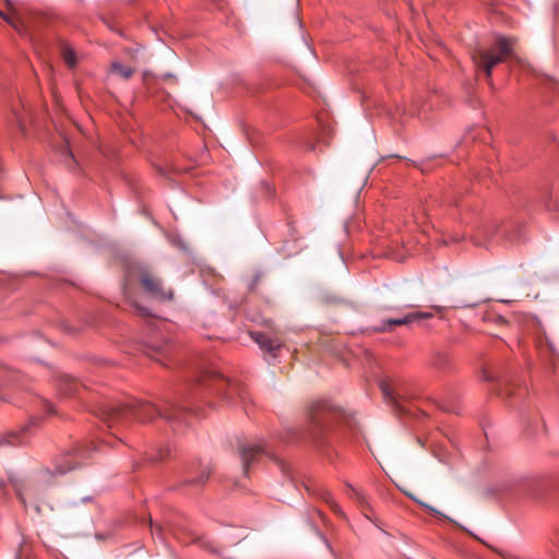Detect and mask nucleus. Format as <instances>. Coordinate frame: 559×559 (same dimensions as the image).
Here are the masks:
<instances>
[{
    "label": "nucleus",
    "mask_w": 559,
    "mask_h": 559,
    "mask_svg": "<svg viewBox=\"0 0 559 559\" xmlns=\"http://www.w3.org/2000/svg\"><path fill=\"white\" fill-rule=\"evenodd\" d=\"M186 409L174 402H166L163 407H155L151 403L128 399L123 402L108 403L102 409V418L108 425H126L132 420L150 421L159 416L167 421H177L186 416Z\"/></svg>",
    "instance_id": "nucleus-1"
},
{
    "label": "nucleus",
    "mask_w": 559,
    "mask_h": 559,
    "mask_svg": "<svg viewBox=\"0 0 559 559\" xmlns=\"http://www.w3.org/2000/svg\"><path fill=\"white\" fill-rule=\"evenodd\" d=\"M309 438L317 447L324 444V436L332 431L335 425H344L352 433L356 432L355 418L326 402H314L309 408Z\"/></svg>",
    "instance_id": "nucleus-2"
},
{
    "label": "nucleus",
    "mask_w": 559,
    "mask_h": 559,
    "mask_svg": "<svg viewBox=\"0 0 559 559\" xmlns=\"http://www.w3.org/2000/svg\"><path fill=\"white\" fill-rule=\"evenodd\" d=\"M513 39L498 36L491 45H478L471 57L477 73H484L492 83V69L513 55Z\"/></svg>",
    "instance_id": "nucleus-3"
},
{
    "label": "nucleus",
    "mask_w": 559,
    "mask_h": 559,
    "mask_svg": "<svg viewBox=\"0 0 559 559\" xmlns=\"http://www.w3.org/2000/svg\"><path fill=\"white\" fill-rule=\"evenodd\" d=\"M211 390L215 392L222 403L233 405L239 401L248 413L247 404L251 403V396L248 392V388L243 383L221 377L214 380Z\"/></svg>",
    "instance_id": "nucleus-4"
},
{
    "label": "nucleus",
    "mask_w": 559,
    "mask_h": 559,
    "mask_svg": "<svg viewBox=\"0 0 559 559\" xmlns=\"http://www.w3.org/2000/svg\"><path fill=\"white\" fill-rule=\"evenodd\" d=\"M94 445L79 444L55 461L53 475H64L83 465L90 457Z\"/></svg>",
    "instance_id": "nucleus-5"
},
{
    "label": "nucleus",
    "mask_w": 559,
    "mask_h": 559,
    "mask_svg": "<svg viewBox=\"0 0 559 559\" xmlns=\"http://www.w3.org/2000/svg\"><path fill=\"white\" fill-rule=\"evenodd\" d=\"M139 280L144 290L153 298L159 300H171L174 292L165 288L159 277L155 276L148 270H142Z\"/></svg>",
    "instance_id": "nucleus-6"
},
{
    "label": "nucleus",
    "mask_w": 559,
    "mask_h": 559,
    "mask_svg": "<svg viewBox=\"0 0 559 559\" xmlns=\"http://www.w3.org/2000/svg\"><path fill=\"white\" fill-rule=\"evenodd\" d=\"M432 317H433V313L429 312V311H414V312H409L403 317L383 320L379 325L373 328V331L378 332V333L391 332L396 326L409 325V324H413L420 320L430 319Z\"/></svg>",
    "instance_id": "nucleus-7"
},
{
    "label": "nucleus",
    "mask_w": 559,
    "mask_h": 559,
    "mask_svg": "<svg viewBox=\"0 0 559 559\" xmlns=\"http://www.w3.org/2000/svg\"><path fill=\"white\" fill-rule=\"evenodd\" d=\"M250 336L264 353L273 358L277 357L280 349L284 346L281 338L263 332H250Z\"/></svg>",
    "instance_id": "nucleus-8"
},
{
    "label": "nucleus",
    "mask_w": 559,
    "mask_h": 559,
    "mask_svg": "<svg viewBox=\"0 0 559 559\" xmlns=\"http://www.w3.org/2000/svg\"><path fill=\"white\" fill-rule=\"evenodd\" d=\"M211 467L209 465L202 466L201 463H192L188 468L185 476V484L191 486H201L211 475Z\"/></svg>",
    "instance_id": "nucleus-9"
},
{
    "label": "nucleus",
    "mask_w": 559,
    "mask_h": 559,
    "mask_svg": "<svg viewBox=\"0 0 559 559\" xmlns=\"http://www.w3.org/2000/svg\"><path fill=\"white\" fill-rule=\"evenodd\" d=\"M239 453L245 474L248 473L249 466L253 464L258 457L269 454L267 450L261 444L243 445L240 448Z\"/></svg>",
    "instance_id": "nucleus-10"
},
{
    "label": "nucleus",
    "mask_w": 559,
    "mask_h": 559,
    "mask_svg": "<svg viewBox=\"0 0 559 559\" xmlns=\"http://www.w3.org/2000/svg\"><path fill=\"white\" fill-rule=\"evenodd\" d=\"M475 228L478 230L479 234H483L485 239L490 240L495 237L496 234L502 235L503 237H507L510 241H518L520 240V236L515 235H509V227L503 225H498L496 222L488 223L486 225H476Z\"/></svg>",
    "instance_id": "nucleus-11"
},
{
    "label": "nucleus",
    "mask_w": 559,
    "mask_h": 559,
    "mask_svg": "<svg viewBox=\"0 0 559 559\" xmlns=\"http://www.w3.org/2000/svg\"><path fill=\"white\" fill-rule=\"evenodd\" d=\"M447 202L450 206L455 207L461 221L464 224H476L474 217L469 218L467 213L469 210L474 209V204L469 199L459 198L456 194H453L452 197L448 198Z\"/></svg>",
    "instance_id": "nucleus-12"
},
{
    "label": "nucleus",
    "mask_w": 559,
    "mask_h": 559,
    "mask_svg": "<svg viewBox=\"0 0 559 559\" xmlns=\"http://www.w3.org/2000/svg\"><path fill=\"white\" fill-rule=\"evenodd\" d=\"M380 390L382 392L383 397L389 403H392L393 405L401 407L400 404L404 400V396L401 391V386L397 383H389L386 381H381L380 383Z\"/></svg>",
    "instance_id": "nucleus-13"
},
{
    "label": "nucleus",
    "mask_w": 559,
    "mask_h": 559,
    "mask_svg": "<svg viewBox=\"0 0 559 559\" xmlns=\"http://www.w3.org/2000/svg\"><path fill=\"white\" fill-rule=\"evenodd\" d=\"M171 353V345L169 343L163 344H150L147 345L145 354L152 359L158 361L162 365L167 366L166 360Z\"/></svg>",
    "instance_id": "nucleus-14"
},
{
    "label": "nucleus",
    "mask_w": 559,
    "mask_h": 559,
    "mask_svg": "<svg viewBox=\"0 0 559 559\" xmlns=\"http://www.w3.org/2000/svg\"><path fill=\"white\" fill-rule=\"evenodd\" d=\"M452 362L451 356L447 352H436L432 357V365L438 369H448Z\"/></svg>",
    "instance_id": "nucleus-15"
},
{
    "label": "nucleus",
    "mask_w": 559,
    "mask_h": 559,
    "mask_svg": "<svg viewBox=\"0 0 559 559\" xmlns=\"http://www.w3.org/2000/svg\"><path fill=\"white\" fill-rule=\"evenodd\" d=\"M147 460L152 462H162L171 456V447L166 444L157 449L154 453L146 454Z\"/></svg>",
    "instance_id": "nucleus-16"
},
{
    "label": "nucleus",
    "mask_w": 559,
    "mask_h": 559,
    "mask_svg": "<svg viewBox=\"0 0 559 559\" xmlns=\"http://www.w3.org/2000/svg\"><path fill=\"white\" fill-rule=\"evenodd\" d=\"M61 53H62V58H63V61L66 62V64L69 68H74L76 64V56H75L74 50L71 47L64 45L62 47Z\"/></svg>",
    "instance_id": "nucleus-17"
},
{
    "label": "nucleus",
    "mask_w": 559,
    "mask_h": 559,
    "mask_svg": "<svg viewBox=\"0 0 559 559\" xmlns=\"http://www.w3.org/2000/svg\"><path fill=\"white\" fill-rule=\"evenodd\" d=\"M111 70H112V72L117 73L118 75H120L123 79H129L133 74L132 68L124 66L122 63H119V62H114L111 64Z\"/></svg>",
    "instance_id": "nucleus-18"
},
{
    "label": "nucleus",
    "mask_w": 559,
    "mask_h": 559,
    "mask_svg": "<svg viewBox=\"0 0 559 559\" xmlns=\"http://www.w3.org/2000/svg\"><path fill=\"white\" fill-rule=\"evenodd\" d=\"M320 497L330 506V508L337 514H342V510L340 508V506L335 502L332 493L326 490V489H322L320 491Z\"/></svg>",
    "instance_id": "nucleus-19"
},
{
    "label": "nucleus",
    "mask_w": 559,
    "mask_h": 559,
    "mask_svg": "<svg viewBox=\"0 0 559 559\" xmlns=\"http://www.w3.org/2000/svg\"><path fill=\"white\" fill-rule=\"evenodd\" d=\"M427 217L428 214L424 207H419L416 212L413 213V221L416 226H423L426 223Z\"/></svg>",
    "instance_id": "nucleus-20"
},
{
    "label": "nucleus",
    "mask_w": 559,
    "mask_h": 559,
    "mask_svg": "<svg viewBox=\"0 0 559 559\" xmlns=\"http://www.w3.org/2000/svg\"><path fill=\"white\" fill-rule=\"evenodd\" d=\"M411 499H413L414 501H416L417 503H419L420 506H423L430 514L432 515H436L438 518H445L443 513H441L440 511H438L437 509H435L433 507L423 502V501H419L417 500L414 496H412L411 493L408 492H405Z\"/></svg>",
    "instance_id": "nucleus-21"
},
{
    "label": "nucleus",
    "mask_w": 559,
    "mask_h": 559,
    "mask_svg": "<svg viewBox=\"0 0 559 559\" xmlns=\"http://www.w3.org/2000/svg\"><path fill=\"white\" fill-rule=\"evenodd\" d=\"M346 495L352 498V499H355L357 501H362L364 497L361 495L360 491H358L356 488H354L353 486L350 485H346Z\"/></svg>",
    "instance_id": "nucleus-22"
},
{
    "label": "nucleus",
    "mask_w": 559,
    "mask_h": 559,
    "mask_svg": "<svg viewBox=\"0 0 559 559\" xmlns=\"http://www.w3.org/2000/svg\"><path fill=\"white\" fill-rule=\"evenodd\" d=\"M134 311L138 316H140L142 318H148L151 316L147 308L139 306V305H134Z\"/></svg>",
    "instance_id": "nucleus-23"
},
{
    "label": "nucleus",
    "mask_w": 559,
    "mask_h": 559,
    "mask_svg": "<svg viewBox=\"0 0 559 559\" xmlns=\"http://www.w3.org/2000/svg\"><path fill=\"white\" fill-rule=\"evenodd\" d=\"M26 442V439L24 437H22L21 439L19 440H10V439H7V438H0V447L3 445V444H23Z\"/></svg>",
    "instance_id": "nucleus-24"
},
{
    "label": "nucleus",
    "mask_w": 559,
    "mask_h": 559,
    "mask_svg": "<svg viewBox=\"0 0 559 559\" xmlns=\"http://www.w3.org/2000/svg\"><path fill=\"white\" fill-rule=\"evenodd\" d=\"M39 424V418L35 417L23 428L22 432L28 431L33 426H37Z\"/></svg>",
    "instance_id": "nucleus-25"
},
{
    "label": "nucleus",
    "mask_w": 559,
    "mask_h": 559,
    "mask_svg": "<svg viewBox=\"0 0 559 559\" xmlns=\"http://www.w3.org/2000/svg\"><path fill=\"white\" fill-rule=\"evenodd\" d=\"M15 119H16V124H17V127L20 128V130H21L22 132H24L25 127H24V123H23L22 117H21L20 115L15 114Z\"/></svg>",
    "instance_id": "nucleus-26"
},
{
    "label": "nucleus",
    "mask_w": 559,
    "mask_h": 559,
    "mask_svg": "<svg viewBox=\"0 0 559 559\" xmlns=\"http://www.w3.org/2000/svg\"><path fill=\"white\" fill-rule=\"evenodd\" d=\"M0 17L3 19L4 21H7L9 24L13 25L14 27H16V25L13 23V21L9 17V15H7L3 11L0 10Z\"/></svg>",
    "instance_id": "nucleus-27"
},
{
    "label": "nucleus",
    "mask_w": 559,
    "mask_h": 559,
    "mask_svg": "<svg viewBox=\"0 0 559 559\" xmlns=\"http://www.w3.org/2000/svg\"><path fill=\"white\" fill-rule=\"evenodd\" d=\"M483 377L486 381H493L495 378L487 371V370H483Z\"/></svg>",
    "instance_id": "nucleus-28"
},
{
    "label": "nucleus",
    "mask_w": 559,
    "mask_h": 559,
    "mask_svg": "<svg viewBox=\"0 0 559 559\" xmlns=\"http://www.w3.org/2000/svg\"><path fill=\"white\" fill-rule=\"evenodd\" d=\"M17 496H19L20 500H21L23 503H25V499H26V497H25V496H26V491L19 490V491H17Z\"/></svg>",
    "instance_id": "nucleus-29"
},
{
    "label": "nucleus",
    "mask_w": 559,
    "mask_h": 559,
    "mask_svg": "<svg viewBox=\"0 0 559 559\" xmlns=\"http://www.w3.org/2000/svg\"><path fill=\"white\" fill-rule=\"evenodd\" d=\"M45 407H46V411H47L49 414H53V413H55V411H53V408H52V405H51L50 403H48V402H47V403L45 404Z\"/></svg>",
    "instance_id": "nucleus-30"
},
{
    "label": "nucleus",
    "mask_w": 559,
    "mask_h": 559,
    "mask_svg": "<svg viewBox=\"0 0 559 559\" xmlns=\"http://www.w3.org/2000/svg\"><path fill=\"white\" fill-rule=\"evenodd\" d=\"M506 394H507L508 396H512V395H513V391H512L510 388H507V389H506Z\"/></svg>",
    "instance_id": "nucleus-31"
},
{
    "label": "nucleus",
    "mask_w": 559,
    "mask_h": 559,
    "mask_svg": "<svg viewBox=\"0 0 559 559\" xmlns=\"http://www.w3.org/2000/svg\"><path fill=\"white\" fill-rule=\"evenodd\" d=\"M7 5L11 9L13 7L12 0H4Z\"/></svg>",
    "instance_id": "nucleus-32"
},
{
    "label": "nucleus",
    "mask_w": 559,
    "mask_h": 559,
    "mask_svg": "<svg viewBox=\"0 0 559 559\" xmlns=\"http://www.w3.org/2000/svg\"><path fill=\"white\" fill-rule=\"evenodd\" d=\"M433 309L437 311V312H440L441 311V307H438V306H435Z\"/></svg>",
    "instance_id": "nucleus-33"
},
{
    "label": "nucleus",
    "mask_w": 559,
    "mask_h": 559,
    "mask_svg": "<svg viewBox=\"0 0 559 559\" xmlns=\"http://www.w3.org/2000/svg\"><path fill=\"white\" fill-rule=\"evenodd\" d=\"M508 559H516V558H515V557H510V558H508Z\"/></svg>",
    "instance_id": "nucleus-34"
}]
</instances>
